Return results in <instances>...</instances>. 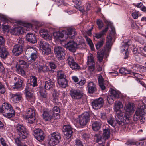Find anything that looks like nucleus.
<instances>
[{"label":"nucleus","mask_w":146,"mask_h":146,"mask_svg":"<svg viewBox=\"0 0 146 146\" xmlns=\"http://www.w3.org/2000/svg\"><path fill=\"white\" fill-rule=\"evenodd\" d=\"M115 34L114 30L112 28L110 33L107 37L106 46L102 49L98 51L97 58L99 62H102L104 55H108V53L110 51L114 41H113L112 40H115Z\"/></svg>","instance_id":"f257e3e1"},{"label":"nucleus","mask_w":146,"mask_h":146,"mask_svg":"<svg viewBox=\"0 0 146 146\" xmlns=\"http://www.w3.org/2000/svg\"><path fill=\"white\" fill-rule=\"evenodd\" d=\"M123 107L121 102L115 101L114 104V111L117 113L115 116L116 121L119 125H123L129 122V114L120 111Z\"/></svg>","instance_id":"f03ea898"},{"label":"nucleus","mask_w":146,"mask_h":146,"mask_svg":"<svg viewBox=\"0 0 146 146\" xmlns=\"http://www.w3.org/2000/svg\"><path fill=\"white\" fill-rule=\"evenodd\" d=\"M1 113L8 118H11L14 117L15 113L11 105L7 103H4L1 107Z\"/></svg>","instance_id":"7ed1b4c3"},{"label":"nucleus","mask_w":146,"mask_h":146,"mask_svg":"<svg viewBox=\"0 0 146 146\" xmlns=\"http://www.w3.org/2000/svg\"><path fill=\"white\" fill-rule=\"evenodd\" d=\"M61 136L58 132H54L50 135L48 142L50 146H54L56 145L60 141Z\"/></svg>","instance_id":"20e7f679"},{"label":"nucleus","mask_w":146,"mask_h":146,"mask_svg":"<svg viewBox=\"0 0 146 146\" xmlns=\"http://www.w3.org/2000/svg\"><path fill=\"white\" fill-rule=\"evenodd\" d=\"M16 131L17 133L23 139L26 138L28 136V131L23 125L17 124L16 127Z\"/></svg>","instance_id":"39448f33"},{"label":"nucleus","mask_w":146,"mask_h":146,"mask_svg":"<svg viewBox=\"0 0 146 146\" xmlns=\"http://www.w3.org/2000/svg\"><path fill=\"white\" fill-rule=\"evenodd\" d=\"M38 43L43 55H48L51 53L50 46L48 43L40 40Z\"/></svg>","instance_id":"423d86ee"},{"label":"nucleus","mask_w":146,"mask_h":146,"mask_svg":"<svg viewBox=\"0 0 146 146\" xmlns=\"http://www.w3.org/2000/svg\"><path fill=\"white\" fill-rule=\"evenodd\" d=\"M90 120V114L89 112H86L79 116L78 122L81 126H84Z\"/></svg>","instance_id":"0eeeda50"},{"label":"nucleus","mask_w":146,"mask_h":146,"mask_svg":"<svg viewBox=\"0 0 146 146\" xmlns=\"http://www.w3.org/2000/svg\"><path fill=\"white\" fill-rule=\"evenodd\" d=\"M62 131L66 132L65 134V137L66 140H68V142H70L71 141V137H72L73 131L72 128L69 125H64Z\"/></svg>","instance_id":"6e6552de"},{"label":"nucleus","mask_w":146,"mask_h":146,"mask_svg":"<svg viewBox=\"0 0 146 146\" xmlns=\"http://www.w3.org/2000/svg\"><path fill=\"white\" fill-rule=\"evenodd\" d=\"M54 50L56 56L61 60L64 59L66 55L65 50L62 47L60 46H56L54 48Z\"/></svg>","instance_id":"1a4fd4ad"},{"label":"nucleus","mask_w":146,"mask_h":146,"mask_svg":"<svg viewBox=\"0 0 146 146\" xmlns=\"http://www.w3.org/2000/svg\"><path fill=\"white\" fill-rule=\"evenodd\" d=\"M87 64L88 67V69L90 71L92 72L95 69V63L93 54L89 53L87 56Z\"/></svg>","instance_id":"9d476101"},{"label":"nucleus","mask_w":146,"mask_h":146,"mask_svg":"<svg viewBox=\"0 0 146 146\" xmlns=\"http://www.w3.org/2000/svg\"><path fill=\"white\" fill-rule=\"evenodd\" d=\"M14 85L11 86L13 89L21 90L23 88V81L19 78L14 77L13 80Z\"/></svg>","instance_id":"9b49d317"},{"label":"nucleus","mask_w":146,"mask_h":146,"mask_svg":"<svg viewBox=\"0 0 146 146\" xmlns=\"http://www.w3.org/2000/svg\"><path fill=\"white\" fill-rule=\"evenodd\" d=\"M35 137L40 142L42 141L45 138V135L43 131L40 129H37L33 133Z\"/></svg>","instance_id":"f8f14e48"},{"label":"nucleus","mask_w":146,"mask_h":146,"mask_svg":"<svg viewBox=\"0 0 146 146\" xmlns=\"http://www.w3.org/2000/svg\"><path fill=\"white\" fill-rule=\"evenodd\" d=\"M104 103L103 98H99L93 100L92 102V106L94 109L98 110L102 107Z\"/></svg>","instance_id":"ddd939ff"},{"label":"nucleus","mask_w":146,"mask_h":146,"mask_svg":"<svg viewBox=\"0 0 146 146\" xmlns=\"http://www.w3.org/2000/svg\"><path fill=\"white\" fill-rule=\"evenodd\" d=\"M35 114L34 110L31 108L28 109L26 114V116L28 123L32 124L35 121Z\"/></svg>","instance_id":"4468645a"},{"label":"nucleus","mask_w":146,"mask_h":146,"mask_svg":"<svg viewBox=\"0 0 146 146\" xmlns=\"http://www.w3.org/2000/svg\"><path fill=\"white\" fill-rule=\"evenodd\" d=\"M70 67L72 70H78L80 69L79 65L75 62L74 58L72 56H68L66 60Z\"/></svg>","instance_id":"2eb2a0df"},{"label":"nucleus","mask_w":146,"mask_h":146,"mask_svg":"<svg viewBox=\"0 0 146 146\" xmlns=\"http://www.w3.org/2000/svg\"><path fill=\"white\" fill-rule=\"evenodd\" d=\"M83 94L82 92L78 89L72 90L70 91L71 96L74 99H80L83 96Z\"/></svg>","instance_id":"dca6fc26"},{"label":"nucleus","mask_w":146,"mask_h":146,"mask_svg":"<svg viewBox=\"0 0 146 146\" xmlns=\"http://www.w3.org/2000/svg\"><path fill=\"white\" fill-rule=\"evenodd\" d=\"M45 82L44 88L46 90H52L55 86L53 78H47Z\"/></svg>","instance_id":"f3484780"},{"label":"nucleus","mask_w":146,"mask_h":146,"mask_svg":"<svg viewBox=\"0 0 146 146\" xmlns=\"http://www.w3.org/2000/svg\"><path fill=\"white\" fill-rule=\"evenodd\" d=\"M23 51V46L19 44L14 45L12 50V53L16 56H18L21 54Z\"/></svg>","instance_id":"a211bd4d"},{"label":"nucleus","mask_w":146,"mask_h":146,"mask_svg":"<svg viewBox=\"0 0 146 146\" xmlns=\"http://www.w3.org/2000/svg\"><path fill=\"white\" fill-rule=\"evenodd\" d=\"M66 46L67 48L72 52H75L77 49V43L73 41H69Z\"/></svg>","instance_id":"6ab92c4d"},{"label":"nucleus","mask_w":146,"mask_h":146,"mask_svg":"<svg viewBox=\"0 0 146 146\" xmlns=\"http://www.w3.org/2000/svg\"><path fill=\"white\" fill-rule=\"evenodd\" d=\"M27 40L29 42L35 44L37 42V39L35 35L33 33H29L26 35Z\"/></svg>","instance_id":"aec40b11"},{"label":"nucleus","mask_w":146,"mask_h":146,"mask_svg":"<svg viewBox=\"0 0 146 146\" xmlns=\"http://www.w3.org/2000/svg\"><path fill=\"white\" fill-rule=\"evenodd\" d=\"M22 99V95L19 93L12 94L10 98L11 101L13 103H18Z\"/></svg>","instance_id":"412c9836"},{"label":"nucleus","mask_w":146,"mask_h":146,"mask_svg":"<svg viewBox=\"0 0 146 146\" xmlns=\"http://www.w3.org/2000/svg\"><path fill=\"white\" fill-rule=\"evenodd\" d=\"M34 49H33L31 47L30 48H27L26 50L25 53L28 51H30L32 52L31 53L30 58V60L32 62L35 61L38 58V54L36 51H35V52H32Z\"/></svg>","instance_id":"4be33fe9"},{"label":"nucleus","mask_w":146,"mask_h":146,"mask_svg":"<svg viewBox=\"0 0 146 146\" xmlns=\"http://www.w3.org/2000/svg\"><path fill=\"white\" fill-rule=\"evenodd\" d=\"M106 141L104 138V137L98 134H96L94 136V141L96 143H99L100 145L101 144H103Z\"/></svg>","instance_id":"5701e85b"},{"label":"nucleus","mask_w":146,"mask_h":146,"mask_svg":"<svg viewBox=\"0 0 146 146\" xmlns=\"http://www.w3.org/2000/svg\"><path fill=\"white\" fill-rule=\"evenodd\" d=\"M67 36L68 38L73 39L75 35H76V31L75 29L73 28H69L67 29Z\"/></svg>","instance_id":"b1692460"},{"label":"nucleus","mask_w":146,"mask_h":146,"mask_svg":"<svg viewBox=\"0 0 146 146\" xmlns=\"http://www.w3.org/2000/svg\"><path fill=\"white\" fill-rule=\"evenodd\" d=\"M87 87L88 92L90 94H92L96 90V85L92 82L88 83Z\"/></svg>","instance_id":"393cba45"},{"label":"nucleus","mask_w":146,"mask_h":146,"mask_svg":"<svg viewBox=\"0 0 146 146\" xmlns=\"http://www.w3.org/2000/svg\"><path fill=\"white\" fill-rule=\"evenodd\" d=\"M9 53L7 49L4 47L0 46V57L3 59H6Z\"/></svg>","instance_id":"a878e982"},{"label":"nucleus","mask_w":146,"mask_h":146,"mask_svg":"<svg viewBox=\"0 0 146 146\" xmlns=\"http://www.w3.org/2000/svg\"><path fill=\"white\" fill-rule=\"evenodd\" d=\"M16 71L18 73L23 76H26V72L25 71L26 67L20 66H16Z\"/></svg>","instance_id":"bb28decb"},{"label":"nucleus","mask_w":146,"mask_h":146,"mask_svg":"<svg viewBox=\"0 0 146 146\" xmlns=\"http://www.w3.org/2000/svg\"><path fill=\"white\" fill-rule=\"evenodd\" d=\"M53 36L55 39L58 41H62L64 37V34L60 32H54L53 33Z\"/></svg>","instance_id":"cd10ccee"},{"label":"nucleus","mask_w":146,"mask_h":146,"mask_svg":"<svg viewBox=\"0 0 146 146\" xmlns=\"http://www.w3.org/2000/svg\"><path fill=\"white\" fill-rule=\"evenodd\" d=\"M42 115L43 118L46 121L50 120L53 115L51 113V111L49 112L44 111Z\"/></svg>","instance_id":"c85d7f7f"},{"label":"nucleus","mask_w":146,"mask_h":146,"mask_svg":"<svg viewBox=\"0 0 146 146\" xmlns=\"http://www.w3.org/2000/svg\"><path fill=\"white\" fill-rule=\"evenodd\" d=\"M119 72L123 75H126L127 74H133L134 75L136 73L133 72L131 70H127L125 68H122L119 69Z\"/></svg>","instance_id":"c756f323"},{"label":"nucleus","mask_w":146,"mask_h":146,"mask_svg":"<svg viewBox=\"0 0 146 146\" xmlns=\"http://www.w3.org/2000/svg\"><path fill=\"white\" fill-rule=\"evenodd\" d=\"M58 83L60 86L63 88H66L68 84V82L66 78L58 80Z\"/></svg>","instance_id":"7c9ffc66"},{"label":"nucleus","mask_w":146,"mask_h":146,"mask_svg":"<svg viewBox=\"0 0 146 146\" xmlns=\"http://www.w3.org/2000/svg\"><path fill=\"white\" fill-rule=\"evenodd\" d=\"M101 123L99 121H96L92 124V129L94 131H97L101 127Z\"/></svg>","instance_id":"2f4dec72"},{"label":"nucleus","mask_w":146,"mask_h":146,"mask_svg":"<svg viewBox=\"0 0 146 146\" xmlns=\"http://www.w3.org/2000/svg\"><path fill=\"white\" fill-rule=\"evenodd\" d=\"M32 65L33 68L37 70L39 72L43 71L44 67L42 65H40L39 63H36V62L33 63Z\"/></svg>","instance_id":"473e14b6"},{"label":"nucleus","mask_w":146,"mask_h":146,"mask_svg":"<svg viewBox=\"0 0 146 146\" xmlns=\"http://www.w3.org/2000/svg\"><path fill=\"white\" fill-rule=\"evenodd\" d=\"M53 97L54 102V104L57 105H59L60 103L58 102V93L55 90H54L53 92Z\"/></svg>","instance_id":"72a5a7b5"},{"label":"nucleus","mask_w":146,"mask_h":146,"mask_svg":"<svg viewBox=\"0 0 146 146\" xmlns=\"http://www.w3.org/2000/svg\"><path fill=\"white\" fill-rule=\"evenodd\" d=\"M104 138L106 140L108 139L110 137V131L108 128H105L103 130V133L102 135Z\"/></svg>","instance_id":"f704fd0d"},{"label":"nucleus","mask_w":146,"mask_h":146,"mask_svg":"<svg viewBox=\"0 0 146 146\" xmlns=\"http://www.w3.org/2000/svg\"><path fill=\"white\" fill-rule=\"evenodd\" d=\"M78 42L77 43V48L81 49L86 47V44L84 39H80Z\"/></svg>","instance_id":"c9c22d12"},{"label":"nucleus","mask_w":146,"mask_h":146,"mask_svg":"<svg viewBox=\"0 0 146 146\" xmlns=\"http://www.w3.org/2000/svg\"><path fill=\"white\" fill-rule=\"evenodd\" d=\"M133 107L131 104H127L124 107V110L126 111L125 112H123L128 113L129 114V118L130 113L133 110Z\"/></svg>","instance_id":"e433bc0d"},{"label":"nucleus","mask_w":146,"mask_h":146,"mask_svg":"<svg viewBox=\"0 0 146 146\" xmlns=\"http://www.w3.org/2000/svg\"><path fill=\"white\" fill-rule=\"evenodd\" d=\"M25 96L28 100H34L35 97L33 93L31 92H24Z\"/></svg>","instance_id":"4c0bfd02"},{"label":"nucleus","mask_w":146,"mask_h":146,"mask_svg":"<svg viewBox=\"0 0 146 146\" xmlns=\"http://www.w3.org/2000/svg\"><path fill=\"white\" fill-rule=\"evenodd\" d=\"M129 46V45L127 44V43H126L124 45H123L121 47V48L123 49V50L125 52V56L123 58L125 59H127L128 57L129 53L128 52L126 51V50H128Z\"/></svg>","instance_id":"58836bf2"},{"label":"nucleus","mask_w":146,"mask_h":146,"mask_svg":"<svg viewBox=\"0 0 146 146\" xmlns=\"http://www.w3.org/2000/svg\"><path fill=\"white\" fill-rule=\"evenodd\" d=\"M105 38H102L97 43L95 44L96 48L97 50H98L103 45L105 41Z\"/></svg>","instance_id":"ea45409f"},{"label":"nucleus","mask_w":146,"mask_h":146,"mask_svg":"<svg viewBox=\"0 0 146 146\" xmlns=\"http://www.w3.org/2000/svg\"><path fill=\"white\" fill-rule=\"evenodd\" d=\"M57 73V77L58 78V80L66 78V76L63 71L61 70L59 71H58Z\"/></svg>","instance_id":"a19ab883"},{"label":"nucleus","mask_w":146,"mask_h":146,"mask_svg":"<svg viewBox=\"0 0 146 146\" xmlns=\"http://www.w3.org/2000/svg\"><path fill=\"white\" fill-rule=\"evenodd\" d=\"M39 92L41 97L43 98H46L47 97V93L46 90L43 88L40 87Z\"/></svg>","instance_id":"79ce46f5"},{"label":"nucleus","mask_w":146,"mask_h":146,"mask_svg":"<svg viewBox=\"0 0 146 146\" xmlns=\"http://www.w3.org/2000/svg\"><path fill=\"white\" fill-rule=\"evenodd\" d=\"M33 87L32 84L29 83H27L25 89V92H31Z\"/></svg>","instance_id":"37998d69"},{"label":"nucleus","mask_w":146,"mask_h":146,"mask_svg":"<svg viewBox=\"0 0 146 146\" xmlns=\"http://www.w3.org/2000/svg\"><path fill=\"white\" fill-rule=\"evenodd\" d=\"M21 137L20 136L15 139V142L17 146H22V140L21 139Z\"/></svg>","instance_id":"c03bdc74"},{"label":"nucleus","mask_w":146,"mask_h":146,"mask_svg":"<svg viewBox=\"0 0 146 146\" xmlns=\"http://www.w3.org/2000/svg\"><path fill=\"white\" fill-rule=\"evenodd\" d=\"M107 121L109 124L113 127H115L116 123H115V121L114 120V119L113 118L110 117L108 118Z\"/></svg>","instance_id":"a18cd8bd"},{"label":"nucleus","mask_w":146,"mask_h":146,"mask_svg":"<svg viewBox=\"0 0 146 146\" xmlns=\"http://www.w3.org/2000/svg\"><path fill=\"white\" fill-rule=\"evenodd\" d=\"M110 94L111 96L112 97L115 98H118L119 96V95L118 93L116 92V91L114 90L113 89H111L110 92Z\"/></svg>","instance_id":"49530a36"},{"label":"nucleus","mask_w":146,"mask_h":146,"mask_svg":"<svg viewBox=\"0 0 146 146\" xmlns=\"http://www.w3.org/2000/svg\"><path fill=\"white\" fill-rule=\"evenodd\" d=\"M135 66L138 70L141 72H144L146 71V68L142 66L139 64H137Z\"/></svg>","instance_id":"de8ad7c7"},{"label":"nucleus","mask_w":146,"mask_h":146,"mask_svg":"<svg viewBox=\"0 0 146 146\" xmlns=\"http://www.w3.org/2000/svg\"><path fill=\"white\" fill-rule=\"evenodd\" d=\"M32 79L33 80L32 81L33 84V87H35L37 86V78L35 76H31Z\"/></svg>","instance_id":"09e8293b"},{"label":"nucleus","mask_w":146,"mask_h":146,"mask_svg":"<svg viewBox=\"0 0 146 146\" xmlns=\"http://www.w3.org/2000/svg\"><path fill=\"white\" fill-rule=\"evenodd\" d=\"M86 80L84 79H81L79 82L76 84V86L78 88H81L80 86H83L85 83Z\"/></svg>","instance_id":"8fccbe9b"},{"label":"nucleus","mask_w":146,"mask_h":146,"mask_svg":"<svg viewBox=\"0 0 146 146\" xmlns=\"http://www.w3.org/2000/svg\"><path fill=\"white\" fill-rule=\"evenodd\" d=\"M74 143L76 146H84L81 141L78 138L76 139L74 141Z\"/></svg>","instance_id":"3c124183"},{"label":"nucleus","mask_w":146,"mask_h":146,"mask_svg":"<svg viewBox=\"0 0 146 146\" xmlns=\"http://www.w3.org/2000/svg\"><path fill=\"white\" fill-rule=\"evenodd\" d=\"M60 110L59 107L57 106H54L53 109L52 111H51L53 116L55 115V112L60 113Z\"/></svg>","instance_id":"603ef678"},{"label":"nucleus","mask_w":146,"mask_h":146,"mask_svg":"<svg viewBox=\"0 0 146 146\" xmlns=\"http://www.w3.org/2000/svg\"><path fill=\"white\" fill-rule=\"evenodd\" d=\"M96 23L98 28L100 29H101L103 27V23L102 21L100 19H98Z\"/></svg>","instance_id":"864d4df0"},{"label":"nucleus","mask_w":146,"mask_h":146,"mask_svg":"<svg viewBox=\"0 0 146 146\" xmlns=\"http://www.w3.org/2000/svg\"><path fill=\"white\" fill-rule=\"evenodd\" d=\"M113 98V97H112L111 96H108L106 98L107 101L109 104H112L113 103L114 101Z\"/></svg>","instance_id":"5fc2aeb1"},{"label":"nucleus","mask_w":146,"mask_h":146,"mask_svg":"<svg viewBox=\"0 0 146 146\" xmlns=\"http://www.w3.org/2000/svg\"><path fill=\"white\" fill-rule=\"evenodd\" d=\"M42 37L47 40H50L51 39V36L49 34V32L47 33L46 35L43 36Z\"/></svg>","instance_id":"6e6d98bb"},{"label":"nucleus","mask_w":146,"mask_h":146,"mask_svg":"<svg viewBox=\"0 0 146 146\" xmlns=\"http://www.w3.org/2000/svg\"><path fill=\"white\" fill-rule=\"evenodd\" d=\"M18 65L17 66H23L24 67H27L26 62L23 60H19L18 62Z\"/></svg>","instance_id":"4d7b16f0"},{"label":"nucleus","mask_w":146,"mask_h":146,"mask_svg":"<svg viewBox=\"0 0 146 146\" xmlns=\"http://www.w3.org/2000/svg\"><path fill=\"white\" fill-rule=\"evenodd\" d=\"M48 32L45 29H41L39 31V33L40 35L42 37L43 36L46 35V34Z\"/></svg>","instance_id":"13d9d810"},{"label":"nucleus","mask_w":146,"mask_h":146,"mask_svg":"<svg viewBox=\"0 0 146 146\" xmlns=\"http://www.w3.org/2000/svg\"><path fill=\"white\" fill-rule=\"evenodd\" d=\"M105 23L107 24V26L104 29L102 30L101 32L102 33H103L104 35L108 31V26L109 25V23L107 21H105Z\"/></svg>","instance_id":"bf43d9fd"},{"label":"nucleus","mask_w":146,"mask_h":146,"mask_svg":"<svg viewBox=\"0 0 146 146\" xmlns=\"http://www.w3.org/2000/svg\"><path fill=\"white\" fill-rule=\"evenodd\" d=\"M81 134L82 135V138L86 140L88 137V136L84 130H82L81 131Z\"/></svg>","instance_id":"052dcab7"},{"label":"nucleus","mask_w":146,"mask_h":146,"mask_svg":"<svg viewBox=\"0 0 146 146\" xmlns=\"http://www.w3.org/2000/svg\"><path fill=\"white\" fill-rule=\"evenodd\" d=\"M5 42L4 37L0 35V45L3 46L5 44Z\"/></svg>","instance_id":"680f3d73"},{"label":"nucleus","mask_w":146,"mask_h":146,"mask_svg":"<svg viewBox=\"0 0 146 146\" xmlns=\"http://www.w3.org/2000/svg\"><path fill=\"white\" fill-rule=\"evenodd\" d=\"M98 71H101L102 70V66L99 65L97 64L96 66H95V69L94 70Z\"/></svg>","instance_id":"e2e57ef3"},{"label":"nucleus","mask_w":146,"mask_h":146,"mask_svg":"<svg viewBox=\"0 0 146 146\" xmlns=\"http://www.w3.org/2000/svg\"><path fill=\"white\" fill-rule=\"evenodd\" d=\"M104 35L101 32L95 34L94 36L97 39L100 38L102 37Z\"/></svg>","instance_id":"0e129e2a"},{"label":"nucleus","mask_w":146,"mask_h":146,"mask_svg":"<svg viewBox=\"0 0 146 146\" xmlns=\"http://www.w3.org/2000/svg\"><path fill=\"white\" fill-rule=\"evenodd\" d=\"M5 92V89L3 85L0 82V92L1 94H4Z\"/></svg>","instance_id":"69168bd1"},{"label":"nucleus","mask_w":146,"mask_h":146,"mask_svg":"<svg viewBox=\"0 0 146 146\" xmlns=\"http://www.w3.org/2000/svg\"><path fill=\"white\" fill-rule=\"evenodd\" d=\"M3 26L2 29L3 33H5L7 31H8L9 30V26L8 25H3L2 24Z\"/></svg>","instance_id":"338daca9"},{"label":"nucleus","mask_w":146,"mask_h":146,"mask_svg":"<svg viewBox=\"0 0 146 146\" xmlns=\"http://www.w3.org/2000/svg\"><path fill=\"white\" fill-rule=\"evenodd\" d=\"M17 34H22L23 32V29H23L22 27H17Z\"/></svg>","instance_id":"774afa93"}]
</instances>
